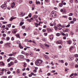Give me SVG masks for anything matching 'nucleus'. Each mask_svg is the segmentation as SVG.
I'll return each mask as SVG.
<instances>
[{"label":"nucleus","instance_id":"864d4df0","mask_svg":"<svg viewBox=\"0 0 78 78\" xmlns=\"http://www.w3.org/2000/svg\"><path fill=\"white\" fill-rule=\"evenodd\" d=\"M56 16H57L56 14L55 13L54 17H56Z\"/></svg>","mask_w":78,"mask_h":78},{"label":"nucleus","instance_id":"bb28decb","mask_svg":"<svg viewBox=\"0 0 78 78\" xmlns=\"http://www.w3.org/2000/svg\"><path fill=\"white\" fill-rule=\"evenodd\" d=\"M56 35L57 36H59L61 35V34H60L58 33Z\"/></svg>","mask_w":78,"mask_h":78},{"label":"nucleus","instance_id":"f8f14e48","mask_svg":"<svg viewBox=\"0 0 78 78\" xmlns=\"http://www.w3.org/2000/svg\"><path fill=\"white\" fill-rule=\"evenodd\" d=\"M16 19V17H11L9 20L10 21H12V20L13 19Z\"/></svg>","mask_w":78,"mask_h":78},{"label":"nucleus","instance_id":"9d476101","mask_svg":"<svg viewBox=\"0 0 78 78\" xmlns=\"http://www.w3.org/2000/svg\"><path fill=\"white\" fill-rule=\"evenodd\" d=\"M67 42H68V44H69V45H70V44H72V41L70 40L68 41Z\"/></svg>","mask_w":78,"mask_h":78},{"label":"nucleus","instance_id":"de8ad7c7","mask_svg":"<svg viewBox=\"0 0 78 78\" xmlns=\"http://www.w3.org/2000/svg\"><path fill=\"white\" fill-rule=\"evenodd\" d=\"M27 70H28V71H29L30 70V68H27L26 69Z\"/></svg>","mask_w":78,"mask_h":78},{"label":"nucleus","instance_id":"c756f323","mask_svg":"<svg viewBox=\"0 0 78 78\" xmlns=\"http://www.w3.org/2000/svg\"><path fill=\"white\" fill-rule=\"evenodd\" d=\"M34 18H37V17H38V16H37V15H34Z\"/></svg>","mask_w":78,"mask_h":78},{"label":"nucleus","instance_id":"a878e982","mask_svg":"<svg viewBox=\"0 0 78 78\" xmlns=\"http://www.w3.org/2000/svg\"><path fill=\"white\" fill-rule=\"evenodd\" d=\"M73 16V13H70L69 15V16Z\"/></svg>","mask_w":78,"mask_h":78},{"label":"nucleus","instance_id":"052dcab7","mask_svg":"<svg viewBox=\"0 0 78 78\" xmlns=\"http://www.w3.org/2000/svg\"><path fill=\"white\" fill-rule=\"evenodd\" d=\"M63 39H66V36H64L63 37Z\"/></svg>","mask_w":78,"mask_h":78},{"label":"nucleus","instance_id":"a211bd4d","mask_svg":"<svg viewBox=\"0 0 78 78\" xmlns=\"http://www.w3.org/2000/svg\"><path fill=\"white\" fill-rule=\"evenodd\" d=\"M53 32V30L51 29H49L48 30V33H50L51 32Z\"/></svg>","mask_w":78,"mask_h":78},{"label":"nucleus","instance_id":"b1692460","mask_svg":"<svg viewBox=\"0 0 78 78\" xmlns=\"http://www.w3.org/2000/svg\"><path fill=\"white\" fill-rule=\"evenodd\" d=\"M57 27H61V24H58L57 25Z\"/></svg>","mask_w":78,"mask_h":78},{"label":"nucleus","instance_id":"dca6fc26","mask_svg":"<svg viewBox=\"0 0 78 78\" xmlns=\"http://www.w3.org/2000/svg\"><path fill=\"white\" fill-rule=\"evenodd\" d=\"M23 24H24V22H21L20 24V26H22Z\"/></svg>","mask_w":78,"mask_h":78},{"label":"nucleus","instance_id":"8fccbe9b","mask_svg":"<svg viewBox=\"0 0 78 78\" xmlns=\"http://www.w3.org/2000/svg\"><path fill=\"white\" fill-rule=\"evenodd\" d=\"M71 23H74V22H73V21H72L70 22Z\"/></svg>","mask_w":78,"mask_h":78},{"label":"nucleus","instance_id":"9b49d317","mask_svg":"<svg viewBox=\"0 0 78 78\" xmlns=\"http://www.w3.org/2000/svg\"><path fill=\"white\" fill-rule=\"evenodd\" d=\"M68 31H69V29L67 28L66 29L65 31H63V32H64V33H65V32H68Z\"/></svg>","mask_w":78,"mask_h":78},{"label":"nucleus","instance_id":"423d86ee","mask_svg":"<svg viewBox=\"0 0 78 78\" xmlns=\"http://www.w3.org/2000/svg\"><path fill=\"white\" fill-rule=\"evenodd\" d=\"M15 3L14 2H13V3H12V4L11 5V8H13L15 6Z\"/></svg>","mask_w":78,"mask_h":78},{"label":"nucleus","instance_id":"6ab92c4d","mask_svg":"<svg viewBox=\"0 0 78 78\" xmlns=\"http://www.w3.org/2000/svg\"><path fill=\"white\" fill-rule=\"evenodd\" d=\"M22 13H20V17H22V16H24L25 15H23Z\"/></svg>","mask_w":78,"mask_h":78},{"label":"nucleus","instance_id":"ea45409f","mask_svg":"<svg viewBox=\"0 0 78 78\" xmlns=\"http://www.w3.org/2000/svg\"><path fill=\"white\" fill-rule=\"evenodd\" d=\"M22 28H23V29H25V26H22Z\"/></svg>","mask_w":78,"mask_h":78},{"label":"nucleus","instance_id":"72a5a7b5","mask_svg":"<svg viewBox=\"0 0 78 78\" xmlns=\"http://www.w3.org/2000/svg\"><path fill=\"white\" fill-rule=\"evenodd\" d=\"M61 27L62 28H65V27H66V26L64 25H62V26H61Z\"/></svg>","mask_w":78,"mask_h":78},{"label":"nucleus","instance_id":"c85d7f7f","mask_svg":"<svg viewBox=\"0 0 78 78\" xmlns=\"http://www.w3.org/2000/svg\"><path fill=\"white\" fill-rule=\"evenodd\" d=\"M11 24H9L8 25V27H9V28H10V27H11Z\"/></svg>","mask_w":78,"mask_h":78},{"label":"nucleus","instance_id":"a19ab883","mask_svg":"<svg viewBox=\"0 0 78 78\" xmlns=\"http://www.w3.org/2000/svg\"><path fill=\"white\" fill-rule=\"evenodd\" d=\"M43 32H45V31H46V30L45 29H43L42 30Z\"/></svg>","mask_w":78,"mask_h":78},{"label":"nucleus","instance_id":"37998d69","mask_svg":"<svg viewBox=\"0 0 78 78\" xmlns=\"http://www.w3.org/2000/svg\"><path fill=\"white\" fill-rule=\"evenodd\" d=\"M50 26H51V27H53V25H53V24H52L51 23H50Z\"/></svg>","mask_w":78,"mask_h":78},{"label":"nucleus","instance_id":"79ce46f5","mask_svg":"<svg viewBox=\"0 0 78 78\" xmlns=\"http://www.w3.org/2000/svg\"><path fill=\"white\" fill-rule=\"evenodd\" d=\"M75 67L76 68H77L78 67V65L77 64L75 65Z\"/></svg>","mask_w":78,"mask_h":78},{"label":"nucleus","instance_id":"2eb2a0df","mask_svg":"<svg viewBox=\"0 0 78 78\" xmlns=\"http://www.w3.org/2000/svg\"><path fill=\"white\" fill-rule=\"evenodd\" d=\"M34 74V73H31L29 75V77H31V76H32Z\"/></svg>","mask_w":78,"mask_h":78},{"label":"nucleus","instance_id":"c03bdc74","mask_svg":"<svg viewBox=\"0 0 78 78\" xmlns=\"http://www.w3.org/2000/svg\"><path fill=\"white\" fill-rule=\"evenodd\" d=\"M44 34L45 35V36H47V33H44Z\"/></svg>","mask_w":78,"mask_h":78},{"label":"nucleus","instance_id":"e2e57ef3","mask_svg":"<svg viewBox=\"0 0 78 78\" xmlns=\"http://www.w3.org/2000/svg\"><path fill=\"white\" fill-rule=\"evenodd\" d=\"M5 28V25H3L2 26V27H1V28Z\"/></svg>","mask_w":78,"mask_h":78},{"label":"nucleus","instance_id":"20e7f679","mask_svg":"<svg viewBox=\"0 0 78 78\" xmlns=\"http://www.w3.org/2000/svg\"><path fill=\"white\" fill-rule=\"evenodd\" d=\"M10 43H7L5 45V46L6 47H10Z\"/></svg>","mask_w":78,"mask_h":78},{"label":"nucleus","instance_id":"4468645a","mask_svg":"<svg viewBox=\"0 0 78 78\" xmlns=\"http://www.w3.org/2000/svg\"><path fill=\"white\" fill-rule=\"evenodd\" d=\"M44 45L47 47V48H48V47H50V45H49L47 44H45Z\"/></svg>","mask_w":78,"mask_h":78},{"label":"nucleus","instance_id":"7ed1b4c3","mask_svg":"<svg viewBox=\"0 0 78 78\" xmlns=\"http://www.w3.org/2000/svg\"><path fill=\"white\" fill-rule=\"evenodd\" d=\"M14 62H11L10 63L8 64V67H10L12 65H14Z\"/></svg>","mask_w":78,"mask_h":78},{"label":"nucleus","instance_id":"f704fd0d","mask_svg":"<svg viewBox=\"0 0 78 78\" xmlns=\"http://www.w3.org/2000/svg\"><path fill=\"white\" fill-rule=\"evenodd\" d=\"M73 21H74V22H75V21H76V19L75 18H74L73 19Z\"/></svg>","mask_w":78,"mask_h":78},{"label":"nucleus","instance_id":"58836bf2","mask_svg":"<svg viewBox=\"0 0 78 78\" xmlns=\"http://www.w3.org/2000/svg\"><path fill=\"white\" fill-rule=\"evenodd\" d=\"M74 15L75 16H76V17H77V13L76 12H75L74 13Z\"/></svg>","mask_w":78,"mask_h":78},{"label":"nucleus","instance_id":"473e14b6","mask_svg":"<svg viewBox=\"0 0 78 78\" xmlns=\"http://www.w3.org/2000/svg\"><path fill=\"white\" fill-rule=\"evenodd\" d=\"M33 71L34 73H36V72H37V70L36 69H34Z\"/></svg>","mask_w":78,"mask_h":78},{"label":"nucleus","instance_id":"f03ea898","mask_svg":"<svg viewBox=\"0 0 78 78\" xmlns=\"http://www.w3.org/2000/svg\"><path fill=\"white\" fill-rule=\"evenodd\" d=\"M1 7L2 8V9H6V4H5L2 5L1 6Z\"/></svg>","mask_w":78,"mask_h":78},{"label":"nucleus","instance_id":"7c9ffc66","mask_svg":"<svg viewBox=\"0 0 78 78\" xmlns=\"http://www.w3.org/2000/svg\"><path fill=\"white\" fill-rule=\"evenodd\" d=\"M13 56V54H9V56Z\"/></svg>","mask_w":78,"mask_h":78},{"label":"nucleus","instance_id":"4c0bfd02","mask_svg":"<svg viewBox=\"0 0 78 78\" xmlns=\"http://www.w3.org/2000/svg\"><path fill=\"white\" fill-rule=\"evenodd\" d=\"M70 2L71 3H72L73 2V0H70Z\"/></svg>","mask_w":78,"mask_h":78},{"label":"nucleus","instance_id":"6e6552de","mask_svg":"<svg viewBox=\"0 0 78 78\" xmlns=\"http://www.w3.org/2000/svg\"><path fill=\"white\" fill-rule=\"evenodd\" d=\"M36 5H41V2H40V1H36Z\"/></svg>","mask_w":78,"mask_h":78},{"label":"nucleus","instance_id":"5701e85b","mask_svg":"<svg viewBox=\"0 0 78 78\" xmlns=\"http://www.w3.org/2000/svg\"><path fill=\"white\" fill-rule=\"evenodd\" d=\"M50 0H45V1L47 3H49Z\"/></svg>","mask_w":78,"mask_h":78},{"label":"nucleus","instance_id":"4be33fe9","mask_svg":"<svg viewBox=\"0 0 78 78\" xmlns=\"http://www.w3.org/2000/svg\"><path fill=\"white\" fill-rule=\"evenodd\" d=\"M74 56L75 58H78V54H75Z\"/></svg>","mask_w":78,"mask_h":78},{"label":"nucleus","instance_id":"774afa93","mask_svg":"<svg viewBox=\"0 0 78 78\" xmlns=\"http://www.w3.org/2000/svg\"><path fill=\"white\" fill-rule=\"evenodd\" d=\"M61 62L62 63H64V61H63V60H61Z\"/></svg>","mask_w":78,"mask_h":78},{"label":"nucleus","instance_id":"603ef678","mask_svg":"<svg viewBox=\"0 0 78 78\" xmlns=\"http://www.w3.org/2000/svg\"><path fill=\"white\" fill-rule=\"evenodd\" d=\"M36 51H40V49H38L36 50Z\"/></svg>","mask_w":78,"mask_h":78},{"label":"nucleus","instance_id":"3c124183","mask_svg":"<svg viewBox=\"0 0 78 78\" xmlns=\"http://www.w3.org/2000/svg\"><path fill=\"white\" fill-rule=\"evenodd\" d=\"M6 39L7 40V41L9 40V37H7L6 38Z\"/></svg>","mask_w":78,"mask_h":78},{"label":"nucleus","instance_id":"a18cd8bd","mask_svg":"<svg viewBox=\"0 0 78 78\" xmlns=\"http://www.w3.org/2000/svg\"><path fill=\"white\" fill-rule=\"evenodd\" d=\"M74 75V74H73V73H72L71 75H70V77H71V76H73V75Z\"/></svg>","mask_w":78,"mask_h":78},{"label":"nucleus","instance_id":"f3484780","mask_svg":"<svg viewBox=\"0 0 78 78\" xmlns=\"http://www.w3.org/2000/svg\"><path fill=\"white\" fill-rule=\"evenodd\" d=\"M55 13L54 12H52L51 13V15L52 16V17H54V16H55Z\"/></svg>","mask_w":78,"mask_h":78},{"label":"nucleus","instance_id":"1a4fd4ad","mask_svg":"<svg viewBox=\"0 0 78 78\" xmlns=\"http://www.w3.org/2000/svg\"><path fill=\"white\" fill-rule=\"evenodd\" d=\"M73 48H74L73 46H71L69 49V51H72V50H73Z\"/></svg>","mask_w":78,"mask_h":78},{"label":"nucleus","instance_id":"2f4dec72","mask_svg":"<svg viewBox=\"0 0 78 78\" xmlns=\"http://www.w3.org/2000/svg\"><path fill=\"white\" fill-rule=\"evenodd\" d=\"M29 17H31V13H30V14L28 15Z\"/></svg>","mask_w":78,"mask_h":78},{"label":"nucleus","instance_id":"49530a36","mask_svg":"<svg viewBox=\"0 0 78 78\" xmlns=\"http://www.w3.org/2000/svg\"><path fill=\"white\" fill-rule=\"evenodd\" d=\"M74 33H73V32H72V31H71V35H73L74 34Z\"/></svg>","mask_w":78,"mask_h":78},{"label":"nucleus","instance_id":"69168bd1","mask_svg":"<svg viewBox=\"0 0 78 78\" xmlns=\"http://www.w3.org/2000/svg\"><path fill=\"white\" fill-rule=\"evenodd\" d=\"M18 62L17 60H15L14 61V63H16Z\"/></svg>","mask_w":78,"mask_h":78},{"label":"nucleus","instance_id":"338daca9","mask_svg":"<svg viewBox=\"0 0 78 78\" xmlns=\"http://www.w3.org/2000/svg\"><path fill=\"white\" fill-rule=\"evenodd\" d=\"M75 61H76V62H77L78 61V58H76Z\"/></svg>","mask_w":78,"mask_h":78},{"label":"nucleus","instance_id":"0eeeda50","mask_svg":"<svg viewBox=\"0 0 78 78\" xmlns=\"http://www.w3.org/2000/svg\"><path fill=\"white\" fill-rule=\"evenodd\" d=\"M16 32H17V30L16 29H14L12 30V33L13 34H16Z\"/></svg>","mask_w":78,"mask_h":78},{"label":"nucleus","instance_id":"bf43d9fd","mask_svg":"<svg viewBox=\"0 0 78 78\" xmlns=\"http://www.w3.org/2000/svg\"><path fill=\"white\" fill-rule=\"evenodd\" d=\"M34 35H37V33L36 32H34Z\"/></svg>","mask_w":78,"mask_h":78},{"label":"nucleus","instance_id":"412c9836","mask_svg":"<svg viewBox=\"0 0 78 78\" xmlns=\"http://www.w3.org/2000/svg\"><path fill=\"white\" fill-rule=\"evenodd\" d=\"M58 42L59 43V44H62V41L61 40H59L58 41Z\"/></svg>","mask_w":78,"mask_h":78},{"label":"nucleus","instance_id":"5fc2aeb1","mask_svg":"<svg viewBox=\"0 0 78 78\" xmlns=\"http://www.w3.org/2000/svg\"><path fill=\"white\" fill-rule=\"evenodd\" d=\"M11 40H12V41H14V38L13 37H12Z\"/></svg>","mask_w":78,"mask_h":78},{"label":"nucleus","instance_id":"6e6d98bb","mask_svg":"<svg viewBox=\"0 0 78 78\" xmlns=\"http://www.w3.org/2000/svg\"><path fill=\"white\" fill-rule=\"evenodd\" d=\"M59 30H62V27H59L58 28Z\"/></svg>","mask_w":78,"mask_h":78},{"label":"nucleus","instance_id":"680f3d73","mask_svg":"<svg viewBox=\"0 0 78 78\" xmlns=\"http://www.w3.org/2000/svg\"><path fill=\"white\" fill-rule=\"evenodd\" d=\"M2 36H4V37H5L6 36V34H3V35H2Z\"/></svg>","mask_w":78,"mask_h":78},{"label":"nucleus","instance_id":"e433bc0d","mask_svg":"<svg viewBox=\"0 0 78 78\" xmlns=\"http://www.w3.org/2000/svg\"><path fill=\"white\" fill-rule=\"evenodd\" d=\"M16 36L17 37H19V34H17L16 35Z\"/></svg>","mask_w":78,"mask_h":78},{"label":"nucleus","instance_id":"13d9d810","mask_svg":"<svg viewBox=\"0 0 78 78\" xmlns=\"http://www.w3.org/2000/svg\"><path fill=\"white\" fill-rule=\"evenodd\" d=\"M20 48H21V49L23 48V47H22V46H20Z\"/></svg>","mask_w":78,"mask_h":78},{"label":"nucleus","instance_id":"4d7b16f0","mask_svg":"<svg viewBox=\"0 0 78 78\" xmlns=\"http://www.w3.org/2000/svg\"><path fill=\"white\" fill-rule=\"evenodd\" d=\"M7 62H9V61H10V59L9 58L7 59Z\"/></svg>","mask_w":78,"mask_h":78},{"label":"nucleus","instance_id":"09e8293b","mask_svg":"<svg viewBox=\"0 0 78 78\" xmlns=\"http://www.w3.org/2000/svg\"><path fill=\"white\" fill-rule=\"evenodd\" d=\"M7 74H10L11 73V72L8 71L7 73Z\"/></svg>","mask_w":78,"mask_h":78},{"label":"nucleus","instance_id":"393cba45","mask_svg":"<svg viewBox=\"0 0 78 78\" xmlns=\"http://www.w3.org/2000/svg\"><path fill=\"white\" fill-rule=\"evenodd\" d=\"M17 73H20V71H19V69H18L16 71Z\"/></svg>","mask_w":78,"mask_h":78},{"label":"nucleus","instance_id":"39448f33","mask_svg":"<svg viewBox=\"0 0 78 78\" xmlns=\"http://www.w3.org/2000/svg\"><path fill=\"white\" fill-rule=\"evenodd\" d=\"M64 2V1H62V3H60L59 4V6H60V7H62V6L63 5V3Z\"/></svg>","mask_w":78,"mask_h":78},{"label":"nucleus","instance_id":"f257e3e1","mask_svg":"<svg viewBox=\"0 0 78 78\" xmlns=\"http://www.w3.org/2000/svg\"><path fill=\"white\" fill-rule=\"evenodd\" d=\"M43 61L41 59H38L35 62V64L36 66H40L42 64V62Z\"/></svg>","mask_w":78,"mask_h":78},{"label":"nucleus","instance_id":"c9c22d12","mask_svg":"<svg viewBox=\"0 0 78 78\" xmlns=\"http://www.w3.org/2000/svg\"><path fill=\"white\" fill-rule=\"evenodd\" d=\"M35 24H36V27H38V25H39L38 24L36 23H35Z\"/></svg>","mask_w":78,"mask_h":78},{"label":"nucleus","instance_id":"ddd939ff","mask_svg":"<svg viewBox=\"0 0 78 78\" xmlns=\"http://www.w3.org/2000/svg\"><path fill=\"white\" fill-rule=\"evenodd\" d=\"M50 38L51 40H53V35L50 36Z\"/></svg>","mask_w":78,"mask_h":78},{"label":"nucleus","instance_id":"0e129e2a","mask_svg":"<svg viewBox=\"0 0 78 78\" xmlns=\"http://www.w3.org/2000/svg\"><path fill=\"white\" fill-rule=\"evenodd\" d=\"M70 27V25L68 24L67 26H66V27Z\"/></svg>","mask_w":78,"mask_h":78},{"label":"nucleus","instance_id":"cd10ccee","mask_svg":"<svg viewBox=\"0 0 78 78\" xmlns=\"http://www.w3.org/2000/svg\"><path fill=\"white\" fill-rule=\"evenodd\" d=\"M62 18H67V16H62Z\"/></svg>","mask_w":78,"mask_h":78},{"label":"nucleus","instance_id":"aec40b11","mask_svg":"<svg viewBox=\"0 0 78 78\" xmlns=\"http://www.w3.org/2000/svg\"><path fill=\"white\" fill-rule=\"evenodd\" d=\"M9 59H11L12 60H14L15 58L14 57H10Z\"/></svg>","mask_w":78,"mask_h":78}]
</instances>
